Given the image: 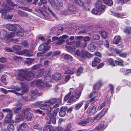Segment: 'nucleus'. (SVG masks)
<instances>
[{
  "instance_id": "f03ea898",
  "label": "nucleus",
  "mask_w": 131,
  "mask_h": 131,
  "mask_svg": "<svg viewBox=\"0 0 131 131\" xmlns=\"http://www.w3.org/2000/svg\"><path fill=\"white\" fill-rule=\"evenodd\" d=\"M18 73V75L17 77V79L20 81H23L24 79L30 80L31 78L34 75L31 71H28L27 69L19 70Z\"/></svg>"
},
{
  "instance_id": "4d7b16f0",
  "label": "nucleus",
  "mask_w": 131,
  "mask_h": 131,
  "mask_svg": "<svg viewBox=\"0 0 131 131\" xmlns=\"http://www.w3.org/2000/svg\"><path fill=\"white\" fill-rule=\"evenodd\" d=\"M5 75H3L1 77V81L2 82L5 84H6L7 83L6 80Z\"/></svg>"
},
{
  "instance_id": "4be33fe9",
  "label": "nucleus",
  "mask_w": 131,
  "mask_h": 131,
  "mask_svg": "<svg viewBox=\"0 0 131 131\" xmlns=\"http://www.w3.org/2000/svg\"><path fill=\"white\" fill-rule=\"evenodd\" d=\"M114 62L116 65L122 66H124V61L122 59L119 58H117V60H115Z\"/></svg>"
},
{
  "instance_id": "2f4dec72",
  "label": "nucleus",
  "mask_w": 131,
  "mask_h": 131,
  "mask_svg": "<svg viewBox=\"0 0 131 131\" xmlns=\"http://www.w3.org/2000/svg\"><path fill=\"white\" fill-rule=\"evenodd\" d=\"M37 86L38 87L42 86L44 84V83L42 80H38L36 81Z\"/></svg>"
},
{
  "instance_id": "a19ab883",
  "label": "nucleus",
  "mask_w": 131,
  "mask_h": 131,
  "mask_svg": "<svg viewBox=\"0 0 131 131\" xmlns=\"http://www.w3.org/2000/svg\"><path fill=\"white\" fill-rule=\"evenodd\" d=\"M7 128L8 130L9 131H13L14 129V126L12 124H8Z\"/></svg>"
},
{
  "instance_id": "c9c22d12",
  "label": "nucleus",
  "mask_w": 131,
  "mask_h": 131,
  "mask_svg": "<svg viewBox=\"0 0 131 131\" xmlns=\"http://www.w3.org/2000/svg\"><path fill=\"white\" fill-rule=\"evenodd\" d=\"M23 118L21 116V113L20 115H17L15 117V121L16 122H19L22 119H23Z\"/></svg>"
},
{
  "instance_id": "6e6d98bb",
  "label": "nucleus",
  "mask_w": 131,
  "mask_h": 131,
  "mask_svg": "<svg viewBox=\"0 0 131 131\" xmlns=\"http://www.w3.org/2000/svg\"><path fill=\"white\" fill-rule=\"evenodd\" d=\"M124 32L127 34H131V27H126L125 29Z\"/></svg>"
},
{
  "instance_id": "ea45409f",
  "label": "nucleus",
  "mask_w": 131,
  "mask_h": 131,
  "mask_svg": "<svg viewBox=\"0 0 131 131\" xmlns=\"http://www.w3.org/2000/svg\"><path fill=\"white\" fill-rule=\"evenodd\" d=\"M41 67V64H39L33 66L31 68L32 70H36Z\"/></svg>"
},
{
  "instance_id": "20e7f679",
  "label": "nucleus",
  "mask_w": 131,
  "mask_h": 131,
  "mask_svg": "<svg viewBox=\"0 0 131 131\" xmlns=\"http://www.w3.org/2000/svg\"><path fill=\"white\" fill-rule=\"evenodd\" d=\"M52 109V108L51 107H47V108L46 109V112L49 114V116L50 121V123L52 122V123L54 124H56V118L55 117L59 111V108H57L54 110L53 112V114L52 113L49 114V113L51 111Z\"/></svg>"
},
{
  "instance_id": "e2e57ef3",
  "label": "nucleus",
  "mask_w": 131,
  "mask_h": 131,
  "mask_svg": "<svg viewBox=\"0 0 131 131\" xmlns=\"http://www.w3.org/2000/svg\"><path fill=\"white\" fill-rule=\"evenodd\" d=\"M47 1L46 0H40L38 3L39 6H41L42 4H46Z\"/></svg>"
},
{
  "instance_id": "dca6fc26",
  "label": "nucleus",
  "mask_w": 131,
  "mask_h": 131,
  "mask_svg": "<svg viewBox=\"0 0 131 131\" xmlns=\"http://www.w3.org/2000/svg\"><path fill=\"white\" fill-rule=\"evenodd\" d=\"M67 109V107L63 106L61 107L60 109V112L59 113V115L61 117L64 116L66 113V111Z\"/></svg>"
},
{
  "instance_id": "f3484780",
  "label": "nucleus",
  "mask_w": 131,
  "mask_h": 131,
  "mask_svg": "<svg viewBox=\"0 0 131 131\" xmlns=\"http://www.w3.org/2000/svg\"><path fill=\"white\" fill-rule=\"evenodd\" d=\"M82 57L84 58L85 57L89 58H91L92 57V55L88 52L85 50L82 51Z\"/></svg>"
},
{
  "instance_id": "9b49d317",
  "label": "nucleus",
  "mask_w": 131,
  "mask_h": 131,
  "mask_svg": "<svg viewBox=\"0 0 131 131\" xmlns=\"http://www.w3.org/2000/svg\"><path fill=\"white\" fill-rule=\"evenodd\" d=\"M107 110L106 108H104L101 112L98 114L94 118V120H98L101 118V117L104 115L106 112Z\"/></svg>"
},
{
  "instance_id": "ddd939ff",
  "label": "nucleus",
  "mask_w": 131,
  "mask_h": 131,
  "mask_svg": "<svg viewBox=\"0 0 131 131\" xmlns=\"http://www.w3.org/2000/svg\"><path fill=\"white\" fill-rule=\"evenodd\" d=\"M20 130L22 131H28L29 129V126L25 123H23L19 125Z\"/></svg>"
},
{
  "instance_id": "3c124183",
  "label": "nucleus",
  "mask_w": 131,
  "mask_h": 131,
  "mask_svg": "<svg viewBox=\"0 0 131 131\" xmlns=\"http://www.w3.org/2000/svg\"><path fill=\"white\" fill-rule=\"evenodd\" d=\"M100 36L97 34H94L92 36V39L95 40H98L100 39Z\"/></svg>"
},
{
  "instance_id": "f8f14e48",
  "label": "nucleus",
  "mask_w": 131,
  "mask_h": 131,
  "mask_svg": "<svg viewBox=\"0 0 131 131\" xmlns=\"http://www.w3.org/2000/svg\"><path fill=\"white\" fill-rule=\"evenodd\" d=\"M0 91L2 92L5 94H7L9 92H12V93H15L18 96H19L23 95L22 93H20L18 92H16L15 90H7L2 88H0Z\"/></svg>"
},
{
  "instance_id": "79ce46f5",
  "label": "nucleus",
  "mask_w": 131,
  "mask_h": 131,
  "mask_svg": "<svg viewBox=\"0 0 131 131\" xmlns=\"http://www.w3.org/2000/svg\"><path fill=\"white\" fill-rule=\"evenodd\" d=\"M26 59L27 61L25 62V63L28 66L31 65L33 62V60L32 59H29V58H26Z\"/></svg>"
},
{
  "instance_id": "0e129e2a",
  "label": "nucleus",
  "mask_w": 131,
  "mask_h": 131,
  "mask_svg": "<svg viewBox=\"0 0 131 131\" xmlns=\"http://www.w3.org/2000/svg\"><path fill=\"white\" fill-rule=\"evenodd\" d=\"M41 103L39 101H37L36 102L32 104V107L33 108L35 107H36L39 105H40Z\"/></svg>"
},
{
  "instance_id": "58836bf2",
  "label": "nucleus",
  "mask_w": 131,
  "mask_h": 131,
  "mask_svg": "<svg viewBox=\"0 0 131 131\" xmlns=\"http://www.w3.org/2000/svg\"><path fill=\"white\" fill-rule=\"evenodd\" d=\"M75 71V70L73 69V70H71L68 69H66L65 70V74H74V72Z\"/></svg>"
},
{
  "instance_id": "7c9ffc66",
  "label": "nucleus",
  "mask_w": 131,
  "mask_h": 131,
  "mask_svg": "<svg viewBox=\"0 0 131 131\" xmlns=\"http://www.w3.org/2000/svg\"><path fill=\"white\" fill-rule=\"evenodd\" d=\"M7 35L6 32L4 30H2L0 32V38L3 39L6 37Z\"/></svg>"
},
{
  "instance_id": "a878e982",
  "label": "nucleus",
  "mask_w": 131,
  "mask_h": 131,
  "mask_svg": "<svg viewBox=\"0 0 131 131\" xmlns=\"http://www.w3.org/2000/svg\"><path fill=\"white\" fill-rule=\"evenodd\" d=\"M63 56L65 60L70 61H72L73 60V57L68 54H63Z\"/></svg>"
},
{
  "instance_id": "b1692460",
  "label": "nucleus",
  "mask_w": 131,
  "mask_h": 131,
  "mask_svg": "<svg viewBox=\"0 0 131 131\" xmlns=\"http://www.w3.org/2000/svg\"><path fill=\"white\" fill-rule=\"evenodd\" d=\"M33 117V114L31 113H28L25 115V117L28 121H31Z\"/></svg>"
},
{
  "instance_id": "4c0bfd02",
  "label": "nucleus",
  "mask_w": 131,
  "mask_h": 131,
  "mask_svg": "<svg viewBox=\"0 0 131 131\" xmlns=\"http://www.w3.org/2000/svg\"><path fill=\"white\" fill-rule=\"evenodd\" d=\"M43 6L46 9H47L50 13V14L54 18H56V16L55 14L48 7L47 8L44 5Z\"/></svg>"
},
{
  "instance_id": "13d9d810",
  "label": "nucleus",
  "mask_w": 131,
  "mask_h": 131,
  "mask_svg": "<svg viewBox=\"0 0 131 131\" xmlns=\"http://www.w3.org/2000/svg\"><path fill=\"white\" fill-rule=\"evenodd\" d=\"M92 13L93 14H95V15H100L101 14L99 13V11L98 10H97L95 8H94L93 9L92 11Z\"/></svg>"
},
{
  "instance_id": "de8ad7c7",
  "label": "nucleus",
  "mask_w": 131,
  "mask_h": 131,
  "mask_svg": "<svg viewBox=\"0 0 131 131\" xmlns=\"http://www.w3.org/2000/svg\"><path fill=\"white\" fill-rule=\"evenodd\" d=\"M58 41L56 43V44L57 45H61L63 43L64 41L65 40L61 38V37H59L58 39Z\"/></svg>"
},
{
  "instance_id": "f257e3e1",
  "label": "nucleus",
  "mask_w": 131,
  "mask_h": 131,
  "mask_svg": "<svg viewBox=\"0 0 131 131\" xmlns=\"http://www.w3.org/2000/svg\"><path fill=\"white\" fill-rule=\"evenodd\" d=\"M73 90V88L70 89L69 92L64 97V100L66 101L69 99L67 102L68 103H70L74 102L77 100L81 95V91H77V90H75L73 91L72 95L70 97L72 91Z\"/></svg>"
},
{
  "instance_id": "393cba45",
  "label": "nucleus",
  "mask_w": 131,
  "mask_h": 131,
  "mask_svg": "<svg viewBox=\"0 0 131 131\" xmlns=\"http://www.w3.org/2000/svg\"><path fill=\"white\" fill-rule=\"evenodd\" d=\"M48 129H49V131H54L53 128L51 125L49 124L46 125L45 126L43 131H48Z\"/></svg>"
},
{
  "instance_id": "1a4fd4ad",
  "label": "nucleus",
  "mask_w": 131,
  "mask_h": 131,
  "mask_svg": "<svg viewBox=\"0 0 131 131\" xmlns=\"http://www.w3.org/2000/svg\"><path fill=\"white\" fill-rule=\"evenodd\" d=\"M107 125L106 123L104 121L101 122V124L95 129L98 131H103L107 126Z\"/></svg>"
},
{
  "instance_id": "39448f33",
  "label": "nucleus",
  "mask_w": 131,
  "mask_h": 131,
  "mask_svg": "<svg viewBox=\"0 0 131 131\" xmlns=\"http://www.w3.org/2000/svg\"><path fill=\"white\" fill-rule=\"evenodd\" d=\"M51 42L50 39H48L46 42L42 43L39 47L38 48V50L40 51H42L44 52L46 51L47 50L50 48V46L48 45Z\"/></svg>"
},
{
  "instance_id": "0eeeda50",
  "label": "nucleus",
  "mask_w": 131,
  "mask_h": 131,
  "mask_svg": "<svg viewBox=\"0 0 131 131\" xmlns=\"http://www.w3.org/2000/svg\"><path fill=\"white\" fill-rule=\"evenodd\" d=\"M6 28L10 31H15L17 30L18 28H21V26L20 25L16 24L6 25Z\"/></svg>"
},
{
  "instance_id": "9d476101",
  "label": "nucleus",
  "mask_w": 131,
  "mask_h": 131,
  "mask_svg": "<svg viewBox=\"0 0 131 131\" xmlns=\"http://www.w3.org/2000/svg\"><path fill=\"white\" fill-rule=\"evenodd\" d=\"M92 118L90 117L78 123V124L82 126H86L87 123L91 122L92 121Z\"/></svg>"
},
{
  "instance_id": "864d4df0",
  "label": "nucleus",
  "mask_w": 131,
  "mask_h": 131,
  "mask_svg": "<svg viewBox=\"0 0 131 131\" xmlns=\"http://www.w3.org/2000/svg\"><path fill=\"white\" fill-rule=\"evenodd\" d=\"M83 69L81 67H80L78 69L77 72V75L79 76L82 73Z\"/></svg>"
},
{
  "instance_id": "f704fd0d",
  "label": "nucleus",
  "mask_w": 131,
  "mask_h": 131,
  "mask_svg": "<svg viewBox=\"0 0 131 131\" xmlns=\"http://www.w3.org/2000/svg\"><path fill=\"white\" fill-rule=\"evenodd\" d=\"M121 71L125 75H127L129 73L131 72V69L127 70L126 69L122 68L121 69Z\"/></svg>"
},
{
  "instance_id": "473e14b6",
  "label": "nucleus",
  "mask_w": 131,
  "mask_h": 131,
  "mask_svg": "<svg viewBox=\"0 0 131 131\" xmlns=\"http://www.w3.org/2000/svg\"><path fill=\"white\" fill-rule=\"evenodd\" d=\"M68 10L71 12H74L76 10V9L72 4L69 5L68 6Z\"/></svg>"
},
{
  "instance_id": "423d86ee",
  "label": "nucleus",
  "mask_w": 131,
  "mask_h": 131,
  "mask_svg": "<svg viewBox=\"0 0 131 131\" xmlns=\"http://www.w3.org/2000/svg\"><path fill=\"white\" fill-rule=\"evenodd\" d=\"M13 115V114L12 112L7 113L5 117L4 121L5 123H14V121L12 119Z\"/></svg>"
},
{
  "instance_id": "37998d69",
  "label": "nucleus",
  "mask_w": 131,
  "mask_h": 131,
  "mask_svg": "<svg viewBox=\"0 0 131 131\" xmlns=\"http://www.w3.org/2000/svg\"><path fill=\"white\" fill-rule=\"evenodd\" d=\"M17 13L19 15H20V16L21 17H27V15L26 13L23 12L20 10H18L17 11Z\"/></svg>"
},
{
  "instance_id": "72a5a7b5",
  "label": "nucleus",
  "mask_w": 131,
  "mask_h": 131,
  "mask_svg": "<svg viewBox=\"0 0 131 131\" xmlns=\"http://www.w3.org/2000/svg\"><path fill=\"white\" fill-rule=\"evenodd\" d=\"M121 39L120 37L119 36H116L114 37L113 39V43L117 44L118 43Z\"/></svg>"
},
{
  "instance_id": "a18cd8bd",
  "label": "nucleus",
  "mask_w": 131,
  "mask_h": 131,
  "mask_svg": "<svg viewBox=\"0 0 131 131\" xmlns=\"http://www.w3.org/2000/svg\"><path fill=\"white\" fill-rule=\"evenodd\" d=\"M103 2L108 6H111L113 4L112 0H104Z\"/></svg>"
},
{
  "instance_id": "09e8293b",
  "label": "nucleus",
  "mask_w": 131,
  "mask_h": 131,
  "mask_svg": "<svg viewBox=\"0 0 131 131\" xmlns=\"http://www.w3.org/2000/svg\"><path fill=\"white\" fill-rule=\"evenodd\" d=\"M108 62L109 63V64L113 66H115V64L114 63V61L112 59L109 58L108 60Z\"/></svg>"
},
{
  "instance_id": "49530a36",
  "label": "nucleus",
  "mask_w": 131,
  "mask_h": 131,
  "mask_svg": "<svg viewBox=\"0 0 131 131\" xmlns=\"http://www.w3.org/2000/svg\"><path fill=\"white\" fill-rule=\"evenodd\" d=\"M72 126L71 124L67 125L65 127L64 131H71Z\"/></svg>"
},
{
  "instance_id": "338daca9",
  "label": "nucleus",
  "mask_w": 131,
  "mask_h": 131,
  "mask_svg": "<svg viewBox=\"0 0 131 131\" xmlns=\"http://www.w3.org/2000/svg\"><path fill=\"white\" fill-rule=\"evenodd\" d=\"M49 100L52 105L54 104L57 102V99H51Z\"/></svg>"
},
{
  "instance_id": "a211bd4d",
  "label": "nucleus",
  "mask_w": 131,
  "mask_h": 131,
  "mask_svg": "<svg viewBox=\"0 0 131 131\" xmlns=\"http://www.w3.org/2000/svg\"><path fill=\"white\" fill-rule=\"evenodd\" d=\"M63 3L61 2H58L55 3L54 6V8L56 10H59L60 8L63 5Z\"/></svg>"
},
{
  "instance_id": "5701e85b",
  "label": "nucleus",
  "mask_w": 131,
  "mask_h": 131,
  "mask_svg": "<svg viewBox=\"0 0 131 131\" xmlns=\"http://www.w3.org/2000/svg\"><path fill=\"white\" fill-rule=\"evenodd\" d=\"M62 77V75L59 73H56L52 75V78L56 81L60 80Z\"/></svg>"
},
{
  "instance_id": "aec40b11",
  "label": "nucleus",
  "mask_w": 131,
  "mask_h": 131,
  "mask_svg": "<svg viewBox=\"0 0 131 131\" xmlns=\"http://www.w3.org/2000/svg\"><path fill=\"white\" fill-rule=\"evenodd\" d=\"M31 111L30 109L29 108H23V111L21 112V116L23 118L25 117V115Z\"/></svg>"
},
{
  "instance_id": "680f3d73",
  "label": "nucleus",
  "mask_w": 131,
  "mask_h": 131,
  "mask_svg": "<svg viewBox=\"0 0 131 131\" xmlns=\"http://www.w3.org/2000/svg\"><path fill=\"white\" fill-rule=\"evenodd\" d=\"M76 3L80 6H82L83 5V2L81 0H74Z\"/></svg>"
},
{
  "instance_id": "69168bd1",
  "label": "nucleus",
  "mask_w": 131,
  "mask_h": 131,
  "mask_svg": "<svg viewBox=\"0 0 131 131\" xmlns=\"http://www.w3.org/2000/svg\"><path fill=\"white\" fill-rule=\"evenodd\" d=\"M127 54V53H122V52L119 54V56L123 58H125L126 57Z\"/></svg>"
},
{
  "instance_id": "e433bc0d",
  "label": "nucleus",
  "mask_w": 131,
  "mask_h": 131,
  "mask_svg": "<svg viewBox=\"0 0 131 131\" xmlns=\"http://www.w3.org/2000/svg\"><path fill=\"white\" fill-rule=\"evenodd\" d=\"M44 69L43 68H41L38 71V73L37 75H36V77L37 78H39L41 77L43 75L44 72Z\"/></svg>"
},
{
  "instance_id": "8fccbe9b",
  "label": "nucleus",
  "mask_w": 131,
  "mask_h": 131,
  "mask_svg": "<svg viewBox=\"0 0 131 131\" xmlns=\"http://www.w3.org/2000/svg\"><path fill=\"white\" fill-rule=\"evenodd\" d=\"M44 80L45 82H48L51 81L50 77L48 75H47L44 77Z\"/></svg>"
},
{
  "instance_id": "052dcab7",
  "label": "nucleus",
  "mask_w": 131,
  "mask_h": 131,
  "mask_svg": "<svg viewBox=\"0 0 131 131\" xmlns=\"http://www.w3.org/2000/svg\"><path fill=\"white\" fill-rule=\"evenodd\" d=\"M76 3L80 6H82L83 5V2L81 0H74Z\"/></svg>"
},
{
  "instance_id": "6e6552de",
  "label": "nucleus",
  "mask_w": 131,
  "mask_h": 131,
  "mask_svg": "<svg viewBox=\"0 0 131 131\" xmlns=\"http://www.w3.org/2000/svg\"><path fill=\"white\" fill-rule=\"evenodd\" d=\"M96 6L99 12H103L105 10V7L104 5L102 4L101 1H97L96 3Z\"/></svg>"
},
{
  "instance_id": "7ed1b4c3",
  "label": "nucleus",
  "mask_w": 131,
  "mask_h": 131,
  "mask_svg": "<svg viewBox=\"0 0 131 131\" xmlns=\"http://www.w3.org/2000/svg\"><path fill=\"white\" fill-rule=\"evenodd\" d=\"M6 2H4L3 3V6L6 9H0V13L2 14V17L4 19L6 18V14L7 10L9 9V6H17V4H15L11 0H7Z\"/></svg>"
},
{
  "instance_id": "4468645a",
  "label": "nucleus",
  "mask_w": 131,
  "mask_h": 131,
  "mask_svg": "<svg viewBox=\"0 0 131 131\" xmlns=\"http://www.w3.org/2000/svg\"><path fill=\"white\" fill-rule=\"evenodd\" d=\"M32 53L33 51L32 50L29 51L28 50H25L23 51L19 52V53L20 55H23L24 54L26 56H31L33 55Z\"/></svg>"
},
{
  "instance_id": "603ef678",
  "label": "nucleus",
  "mask_w": 131,
  "mask_h": 131,
  "mask_svg": "<svg viewBox=\"0 0 131 131\" xmlns=\"http://www.w3.org/2000/svg\"><path fill=\"white\" fill-rule=\"evenodd\" d=\"M33 128L38 130H42V127L39 125L37 124L34 126Z\"/></svg>"
},
{
  "instance_id": "bb28decb",
  "label": "nucleus",
  "mask_w": 131,
  "mask_h": 131,
  "mask_svg": "<svg viewBox=\"0 0 131 131\" xmlns=\"http://www.w3.org/2000/svg\"><path fill=\"white\" fill-rule=\"evenodd\" d=\"M24 83H22L21 84V85H22V87H20L18 86H12L10 88L12 89H14L13 90H15V91H19L20 90H21V88H24V87L23 86L24 85Z\"/></svg>"
},
{
  "instance_id": "5fc2aeb1",
  "label": "nucleus",
  "mask_w": 131,
  "mask_h": 131,
  "mask_svg": "<svg viewBox=\"0 0 131 131\" xmlns=\"http://www.w3.org/2000/svg\"><path fill=\"white\" fill-rule=\"evenodd\" d=\"M30 94L31 95V96L33 98V96L37 95L38 94V91L37 90H32L30 92Z\"/></svg>"
},
{
  "instance_id": "2eb2a0df",
  "label": "nucleus",
  "mask_w": 131,
  "mask_h": 131,
  "mask_svg": "<svg viewBox=\"0 0 131 131\" xmlns=\"http://www.w3.org/2000/svg\"><path fill=\"white\" fill-rule=\"evenodd\" d=\"M16 105V106L15 107L14 112L15 114H18L20 112L22 108V105L21 103L18 102Z\"/></svg>"
},
{
  "instance_id": "c756f323",
  "label": "nucleus",
  "mask_w": 131,
  "mask_h": 131,
  "mask_svg": "<svg viewBox=\"0 0 131 131\" xmlns=\"http://www.w3.org/2000/svg\"><path fill=\"white\" fill-rule=\"evenodd\" d=\"M102 84L101 81H99L95 85H94L93 87V89L95 90H99Z\"/></svg>"
},
{
  "instance_id": "c03bdc74",
  "label": "nucleus",
  "mask_w": 131,
  "mask_h": 131,
  "mask_svg": "<svg viewBox=\"0 0 131 131\" xmlns=\"http://www.w3.org/2000/svg\"><path fill=\"white\" fill-rule=\"evenodd\" d=\"M83 104V102L82 101L80 102L75 105L74 107V108L76 110L79 109L82 106Z\"/></svg>"
},
{
  "instance_id": "c85d7f7f",
  "label": "nucleus",
  "mask_w": 131,
  "mask_h": 131,
  "mask_svg": "<svg viewBox=\"0 0 131 131\" xmlns=\"http://www.w3.org/2000/svg\"><path fill=\"white\" fill-rule=\"evenodd\" d=\"M88 48L91 51L93 52L95 51L96 46L93 44H90L88 45Z\"/></svg>"
},
{
  "instance_id": "6ab92c4d",
  "label": "nucleus",
  "mask_w": 131,
  "mask_h": 131,
  "mask_svg": "<svg viewBox=\"0 0 131 131\" xmlns=\"http://www.w3.org/2000/svg\"><path fill=\"white\" fill-rule=\"evenodd\" d=\"M109 13L113 16L117 17H120L123 16H124V14L123 13H118V12L110 11Z\"/></svg>"
},
{
  "instance_id": "cd10ccee",
  "label": "nucleus",
  "mask_w": 131,
  "mask_h": 131,
  "mask_svg": "<svg viewBox=\"0 0 131 131\" xmlns=\"http://www.w3.org/2000/svg\"><path fill=\"white\" fill-rule=\"evenodd\" d=\"M97 107L95 106H94L91 108H89V109L88 111L89 113H91L92 114H95L96 112V109Z\"/></svg>"
},
{
  "instance_id": "bf43d9fd",
  "label": "nucleus",
  "mask_w": 131,
  "mask_h": 131,
  "mask_svg": "<svg viewBox=\"0 0 131 131\" xmlns=\"http://www.w3.org/2000/svg\"><path fill=\"white\" fill-rule=\"evenodd\" d=\"M12 48L13 49L16 50H19L20 49L21 47L19 45H15L13 46Z\"/></svg>"
},
{
  "instance_id": "774afa93",
  "label": "nucleus",
  "mask_w": 131,
  "mask_h": 131,
  "mask_svg": "<svg viewBox=\"0 0 131 131\" xmlns=\"http://www.w3.org/2000/svg\"><path fill=\"white\" fill-rule=\"evenodd\" d=\"M107 34V33L104 31H102L101 33V37H103L104 39L106 37Z\"/></svg>"
},
{
  "instance_id": "412c9836",
  "label": "nucleus",
  "mask_w": 131,
  "mask_h": 131,
  "mask_svg": "<svg viewBox=\"0 0 131 131\" xmlns=\"http://www.w3.org/2000/svg\"><path fill=\"white\" fill-rule=\"evenodd\" d=\"M21 28H18L17 32H16V35L18 37H21L23 36L24 35V31L23 30L22 27L21 26Z\"/></svg>"
}]
</instances>
